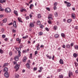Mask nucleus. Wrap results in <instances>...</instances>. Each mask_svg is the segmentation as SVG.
Returning a JSON list of instances; mask_svg holds the SVG:
<instances>
[{"label":"nucleus","mask_w":78,"mask_h":78,"mask_svg":"<svg viewBox=\"0 0 78 78\" xmlns=\"http://www.w3.org/2000/svg\"><path fill=\"white\" fill-rule=\"evenodd\" d=\"M26 66L27 67L28 69H30V64L27 63L26 64Z\"/></svg>","instance_id":"f3484780"},{"label":"nucleus","mask_w":78,"mask_h":78,"mask_svg":"<svg viewBox=\"0 0 78 78\" xmlns=\"http://www.w3.org/2000/svg\"><path fill=\"white\" fill-rule=\"evenodd\" d=\"M73 45H74V44L73 43H72L71 44V46L72 47H73Z\"/></svg>","instance_id":"052dcab7"},{"label":"nucleus","mask_w":78,"mask_h":78,"mask_svg":"<svg viewBox=\"0 0 78 78\" xmlns=\"http://www.w3.org/2000/svg\"><path fill=\"white\" fill-rule=\"evenodd\" d=\"M74 48L76 49V50H78V46L76 45L74 47Z\"/></svg>","instance_id":"7c9ffc66"},{"label":"nucleus","mask_w":78,"mask_h":78,"mask_svg":"<svg viewBox=\"0 0 78 78\" xmlns=\"http://www.w3.org/2000/svg\"><path fill=\"white\" fill-rule=\"evenodd\" d=\"M52 15L51 14H50L48 16V18L49 20H52Z\"/></svg>","instance_id":"0eeeda50"},{"label":"nucleus","mask_w":78,"mask_h":78,"mask_svg":"<svg viewBox=\"0 0 78 78\" xmlns=\"http://www.w3.org/2000/svg\"><path fill=\"white\" fill-rule=\"evenodd\" d=\"M67 6H69V7H70V6H71V4L69 2H68L67 4Z\"/></svg>","instance_id":"a878e982"},{"label":"nucleus","mask_w":78,"mask_h":78,"mask_svg":"<svg viewBox=\"0 0 78 78\" xmlns=\"http://www.w3.org/2000/svg\"><path fill=\"white\" fill-rule=\"evenodd\" d=\"M9 65V64L8 63H5L4 65V66H3V67H5V66H8Z\"/></svg>","instance_id":"393cba45"},{"label":"nucleus","mask_w":78,"mask_h":78,"mask_svg":"<svg viewBox=\"0 0 78 78\" xmlns=\"http://www.w3.org/2000/svg\"><path fill=\"white\" fill-rule=\"evenodd\" d=\"M29 16H30V18H31L32 17V15H31V14H30V15H29Z\"/></svg>","instance_id":"69168bd1"},{"label":"nucleus","mask_w":78,"mask_h":78,"mask_svg":"<svg viewBox=\"0 0 78 78\" xmlns=\"http://www.w3.org/2000/svg\"><path fill=\"white\" fill-rule=\"evenodd\" d=\"M4 76L6 78H8L9 77V74L8 72H6L4 73Z\"/></svg>","instance_id":"39448f33"},{"label":"nucleus","mask_w":78,"mask_h":78,"mask_svg":"<svg viewBox=\"0 0 78 78\" xmlns=\"http://www.w3.org/2000/svg\"><path fill=\"white\" fill-rule=\"evenodd\" d=\"M45 30L47 31H49V29L47 27H46L45 28Z\"/></svg>","instance_id":"de8ad7c7"},{"label":"nucleus","mask_w":78,"mask_h":78,"mask_svg":"<svg viewBox=\"0 0 78 78\" xmlns=\"http://www.w3.org/2000/svg\"><path fill=\"white\" fill-rule=\"evenodd\" d=\"M53 29L54 30L56 31V30H58V27H57L56 26H55L53 27Z\"/></svg>","instance_id":"f8f14e48"},{"label":"nucleus","mask_w":78,"mask_h":78,"mask_svg":"<svg viewBox=\"0 0 78 78\" xmlns=\"http://www.w3.org/2000/svg\"><path fill=\"white\" fill-rule=\"evenodd\" d=\"M20 67V66H19V65L18 64H17L16 65L15 67V69H19V67Z\"/></svg>","instance_id":"9d476101"},{"label":"nucleus","mask_w":78,"mask_h":78,"mask_svg":"<svg viewBox=\"0 0 78 78\" xmlns=\"http://www.w3.org/2000/svg\"><path fill=\"white\" fill-rule=\"evenodd\" d=\"M13 64H14V65H15V64H17V62L15 61H14L13 62Z\"/></svg>","instance_id":"3c124183"},{"label":"nucleus","mask_w":78,"mask_h":78,"mask_svg":"<svg viewBox=\"0 0 78 78\" xmlns=\"http://www.w3.org/2000/svg\"><path fill=\"white\" fill-rule=\"evenodd\" d=\"M61 36L62 37H63V38H65L66 37V35L64 33H62L61 34Z\"/></svg>","instance_id":"2eb2a0df"},{"label":"nucleus","mask_w":78,"mask_h":78,"mask_svg":"<svg viewBox=\"0 0 78 78\" xmlns=\"http://www.w3.org/2000/svg\"><path fill=\"white\" fill-rule=\"evenodd\" d=\"M39 69L40 70H42V69H43V67H40L39 68Z\"/></svg>","instance_id":"6e6d98bb"},{"label":"nucleus","mask_w":78,"mask_h":78,"mask_svg":"<svg viewBox=\"0 0 78 78\" xmlns=\"http://www.w3.org/2000/svg\"><path fill=\"white\" fill-rule=\"evenodd\" d=\"M19 57H20V56H19V55H18V56H15L14 57V59L15 60V61H18L19 60Z\"/></svg>","instance_id":"423d86ee"},{"label":"nucleus","mask_w":78,"mask_h":78,"mask_svg":"<svg viewBox=\"0 0 78 78\" xmlns=\"http://www.w3.org/2000/svg\"><path fill=\"white\" fill-rule=\"evenodd\" d=\"M12 52H10L9 53V55H10V56H11V55H12Z\"/></svg>","instance_id":"0e129e2a"},{"label":"nucleus","mask_w":78,"mask_h":78,"mask_svg":"<svg viewBox=\"0 0 78 78\" xmlns=\"http://www.w3.org/2000/svg\"><path fill=\"white\" fill-rule=\"evenodd\" d=\"M34 6V5L33 4H30V9H32V7H33Z\"/></svg>","instance_id":"c85d7f7f"},{"label":"nucleus","mask_w":78,"mask_h":78,"mask_svg":"<svg viewBox=\"0 0 78 78\" xmlns=\"http://www.w3.org/2000/svg\"><path fill=\"white\" fill-rule=\"evenodd\" d=\"M46 56L48 58H49V59H51V56H49L48 55H46Z\"/></svg>","instance_id":"473e14b6"},{"label":"nucleus","mask_w":78,"mask_h":78,"mask_svg":"<svg viewBox=\"0 0 78 78\" xmlns=\"http://www.w3.org/2000/svg\"><path fill=\"white\" fill-rule=\"evenodd\" d=\"M42 34H43V33L42 32H40L39 33V34L40 35V36H41V35H42Z\"/></svg>","instance_id":"58836bf2"},{"label":"nucleus","mask_w":78,"mask_h":78,"mask_svg":"<svg viewBox=\"0 0 78 78\" xmlns=\"http://www.w3.org/2000/svg\"><path fill=\"white\" fill-rule=\"evenodd\" d=\"M3 51L2 49H0V53L1 54H3Z\"/></svg>","instance_id":"c9c22d12"},{"label":"nucleus","mask_w":78,"mask_h":78,"mask_svg":"<svg viewBox=\"0 0 78 78\" xmlns=\"http://www.w3.org/2000/svg\"><path fill=\"white\" fill-rule=\"evenodd\" d=\"M23 46L21 45L20 47V48H18L17 49V51H18V56H20V54H21V52H20L21 48H23Z\"/></svg>","instance_id":"f257e3e1"},{"label":"nucleus","mask_w":78,"mask_h":78,"mask_svg":"<svg viewBox=\"0 0 78 78\" xmlns=\"http://www.w3.org/2000/svg\"><path fill=\"white\" fill-rule=\"evenodd\" d=\"M5 41H8V38H5Z\"/></svg>","instance_id":"864d4df0"},{"label":"nucleus","mask_w":78,"mask_h":78,"mask_svg":"<svg viewBox=\"0 0 78 78\" xmlns=\"http://www.w3.org/2000/svg\"><path fill=\"white\" fill-rule=\"evenodd\" d=\"M54 10H55V9H56V6H55L54 7Z\"/></svg>","instance_id":"680f3d73"},{"label":"nucleus","mask_w":78,"mask_h":78,"mask_svg":"<svg viewBox=\"0 0 78 78\" xmlns=\"http://www.w3.org/2000/svg\"><path fill=\"white\" fill-rule=\"evenodd\" d=\"M62 47L63 48H66V45H64V44H63L62 46Z\"/></svg>","instance_id":"13d9d810"},{"label":"nucleus","mask_w":78,"mask_h":78,"mask_svg":"<svg viewBox=\"0 0 78 78\" xmlns=\"http://www.w3.org/2000/svg\"><path fill=\"white\" fill-rule=\"evenodd\" d=\"M23 11H25V12H27V10H26V9H21L20 10L21 12H23Z\"/></svg>","instance_id":"412c9836"},{"label":"nucleus","mask_w":78,"mask_h":78,"mask_svg":"<svg viewBox=\"0 0 78 78\" xmlns=\"http://www.w3.org/2000/svg\"><path fill=\"white\" fill-rule=\"evenodd\" d=\"M46 9H47V10H48V11H50V8H47Z\"/></svg>","instance_id":"4d7b16f0"},{"label":"nucleus","mask_w":78,"mask_h":78,"mask_svg":"<svg viewBox=\"0 0 78 78\" xmlns=\"http://www.w3.org/2000/svg\"><path fill=\"white\" fill-rule=\"evenodd\" d=\"M57 5H58V3L56 2H55L54 4V6H57Z\"/></svg>","instance_id":"79ce46f5"},{"label":"nucleus","mask_w":78,"mask_h":78,"mask_svg":"<svg viewBox=\"0 0 78 78\" xmlns=\"http://www.w3.org/2000/svg\"><path fill=\"white\" fill-rule=\"evenodd\" d=\"M13 26L16 28V21H14L13 23Z\"/></svg>","instance_id":"dca6fc26"},{"label":"nucleus","mask_w":78,"mask_h":78,"mask_svg":"<svg viewBox=\"0 0 78 78\" xmlns=\"http://www.w3.org/2000/svg\"><path fill=\"white\" fill-rule=\"evenodd\" d=\"M23 59L27 60V56H25L24 57Z\"/></svg>","instance_id":"e2e57ef3"},{"label":"nucleus","mask_w":78,"mask_h":78,"mask_svg":"<svg viewBox=\"0 0 78 78\" xmlns=\"http://www.w3.org/2000/svg\"><path fill=\"white\" fill-rule=\"evenodd\" d=\"M72 75V76H73V73L72 72L69 71L68 74V76L69 78H70L71 76Z\"/></svg>","instance_id":"20e7f679"},{"label":"nucleus","mask_w":78,"mask_h":78,"mask_svg":"<svg viewBox=\"0 0 78 78\" xmlns=\"http://www.w3.org/2000/svg\"><path fill=\"white\" fill-rule=\"evenodd\" d=\"M41 23V21L39 20H38L37 22V24L38 25H40Z\"/></svg>","instance_id":"2f4dec72"},{"label":"nucleus","mask_w":78,"mask_h":78,"mask_svg":"<svg viewBox=\"0 0 78 78\" xmlns=\"http://www.w3.org/2000/svg\"><path fill=\"white\" fill-rule=\"evenodd\" d=\"M38 18H41V14H38L37 16Z\"/></svg>","instance_id":"e433bc0d"},{"label":"nucleus","mask_w":78,"mask_h":78,"mask_svg":"<svg viewBox=\"0 0 78 78\" xmlns=\"http://www.w3.org/2000/svg\"><path fill=\"white\" fill-rule=\"evenodd\" d=\"M76 73H78V70H77L75 71Z\"/></svg>","instance_id":"338daca9"},{"label":"nucleus","mask_w":78,"mask_h":78,"mask_svg":"<svg viewBox=\"0 0 78 78\" xmlns=\"http://www.w3.org/2000/svg\"><path fill=\"white\" fill-rule=\"evenodd\" d=\"M12 32H13V33H16V30H14V29H13Z\"/></svg>","instance_id":"5fc2aeb1"},{"label":"nucleus","mask_w":78,"mask_h":78,"mask_svg":"<svg viewBox=\"0 0 78 78\" xmlns=\"http://www.w3.org/2000/svg\"><path fill=\"white\" fill-rule=\"evenodd\" d=\"M20 76L19 74L16 73L15 75V78H19V77Z\"/></svg>","instance_id":"9b49d317"},{"label":"nucleus","mask_w":78,"mask_h":78,"mask_svg":"<svg viewBox=\"0 0 78 78\" xmlns=\"http://www.w3.org/2000/svg\"><path fill=\"white\" fill-rule=\"evenodd\" d=\"M71 17L72 19H75V15L74 13H73L71 15Z\"/></svg>","instance_id":"6e6552de"},{"label":"nucleus","mask_w":78,"mask_h":78,"mask_svg":"<svg viewBox=\"0 0 78 78\" xmlns=\"http://www.w3.org/2000/svg\"><path fill=\"white\" fill-rule=\"evenodd\" d=\"M54 58H55V55H53V57L52 58V60H54Z\"/></svg>","instance_id":"774afa93"},{"label":"nucleus","mask_w":78,"mask_h":78,"mask_svg":"<svg viewBox=\"0 0 78 78\" xmlns=\"http://www.w3.org/2000/svg\"><path fill=\"white\" fill-rule=\"evenodd\" d=\"M8 71V68L5 67L4 68V72H7Z\"/></svg>","instance_id":"1a4fd4ad"},{"label":"nucleus","mask_w":78,"mask_h":78,"mask_svg":"<svg viewBox=\"0 0 78 78\" xmlns=\"http://www.w3.org/2000/svg\"><path fill=\"white\" fill-rule=\"evenodd\" d=\"M59 62L61 64H63L64 62H63V60L62 59H60L59 61Z\"/></svg>","instance_id":"ddd939ff"},{"label":"nucleus","mask_w":78,"mask_h":78,"mask_svg":"<svg viewBox=\"0 0 78 78\" xmlns=\"http://www.w3.org/2000/svg\"><path fill=\"white\" fill-rule=\"evenodd\" d=\"M59 78H64V75L62 74L60 75L59 76Z\"/></svg>","instance_id":"6ab92c4d"},{"label":"nucleus","mask_w":78,"mask_h":78,"mask_svg":"<svg viewBox=\"0 0 78 78\" xmlns=\"http://www.w3.org/2000/svg\"><path fill=\"white\" fill-rule=\"evenodd\" d=\"M40 27L42 29L43 28H44V26H43L42 25H40Z\"/></svg>","instance_id":"4c0bfd02"},{"label":"nucleus","mask_w":78,"mask_h":78,"mask_svg":"<svg viewBox=\"0 0 78 78\" xmlns=\"http://www.w3.org/2000/svg\"><path fill=\"white\" fill-rule=\"evenodd\" d=\"M40 47V48H44V45H43L42 44L41 45Z\"/></svg>","instance_id":"09e8293b"},{"label":"nucleus","mask_w":78,"mask_h":78,"mask_svg":"<svg viewBox=\"0 0 78 78\" xmlns=\"http://www.w3.org/2000/svg\"><path fill=\"white\" fill-rule=\"evenodd\" d=\"M25 19L26 20H28V19H30V17H29V16L26 17Z\"/></svg>","instance_id":"ea45409f"},{"label":"nucleus","mask_w":78,"mask_h":78,"mask_svg":"<svg viewBox=\"0 0 78 78\" xmlns=\"http://www.w3.org/2000/svg\"><path fill=\"white\" fill-rule=\"evenodd\" d=\"M72 20V19H69L67 20V22H68V23H70Z\"/></svg>","instance_id":"cd10ccee"},{"label":"nucleus","mask_w":78,"mask_h":78,"mask_svg":"<svg viewBox=\"0 0 78 78\" xmlns=\"http://www.w3.org/2000/svg\"><path fill=\"white\" fill-rule=\"evenodd\" d=\"M55 17H57L58 16V12H55Z\"/></svg>","instance_id":"72a5a7b5"},{"label":"nucleus","mask_w":78,"mask_h":78,"mask_svg":"<svg viewBox=\"0 0 78 78\" xmlns=\"http://www.w3.org/2000/svg\"><path fill=\"white\" fill-rule=\"evenodd\" d=\"M37 54V51H35V55H36Z\"/></svg>","instance_id":"8fccbe9b"},{"label":"nucleus","mask_w":78,"mask_h":78,"mask_svg":"<svg viewBox=\"0 0 78 78\" xmlns=\"http://www.w3.org/2000/svg\"><path fill=\"white\" fill-rule=\"evenodd\" d=\"M4 11V9H2V7L0 6V11Z\"/></svg>","instance_id":"c756f323"},{"label":"nucleus","mask_w":78,"mask_h":78,"mask_svg":"<svg viewBox=\"0 0 78 78\" xmlns=\"http://www.w3.org/2000/svg\"><path fill=\"white\" fill-rule=\"evenodd\" d=\"M7 21V19H6V18L2 20V22H3V23H6Z\"/></svg>","instance_id":"a211bd4d"},{"label":"nucleus","mask_w":78,"mask_h":78,"mask_svg":"<svg viewBox=\"0 0 78 78\" xmlns=\"http://www.w3.org/2000/svg\"><path fill=\"white\" fill-rule=\"evenodd\" d=\"M75 29H76V30H78V26H76L75 27Z\"/></svg>","instance_id":"bf43d9fd"},{"label":"nucleus","mask_w":78,"mask_h":78,"mask_svg":"<svg viewBox=\"0 0 78 78\" xmlns=\"http://www.w3.org/2000/svg\"><path fill=\"white\" fill-rule=\"evenodd\" d=\"M73 56L74 58H76L78 56V54L76 53H74L73 54Z\"/></svg>","instance_id":"4468645a"},{"label":"nucleus","mask_w":78,"mask_h":78,"mask_svg":"<svg viewBox=\"0 0 78 78\" xmlns=\"http://www.w3.org/2000/svg\"><path fill=\"white\" fill-rule=\"evenodd\" d=\"M37 69L36 67L34 68L33 69V70L34 71H36V70H37Z\"/></svg>","instance_id":"c03bdc74"},{"label":"nucleus","mask_w":78,"mask_h":78,"mask_svg":"<svg viewBox=\"0 0 78 78\" xmlns=\"http://www.w3.org/2000/svg\"><path fill=\"white\" fill-rule=\"evenodd\" d=\"M2 38H5V37H6V36L5 35H2Z\"/></svg>","instance_id":"49530a36"},{"label":"nucleus","mask_w":78,"mask_h":78,"mask_svg":"<svg viewBox=\"0 0 78 78\" xmlns=\"http://www.w3.org/2000/svg\"><path fill=\"white\" fill-rule=\"evenodd\" d=\"M74 64H75V67H77V66H78V63L76 62H74Z\"/></svg>","instance_id":"4be33fe9"},{"label":"nucleus","mask_w":78,"mask_h":78,"mask_svg":"<svg viewBox=\"0 0 78 78\" xmlns=\"http://www.w3.org/2000/svg\"><path fill=\"white\" fill-rule=\"evenodd\" d=\"M1 31H2V33H3V32H4V29H3V28L2 29Z\"/></svg>","instance_id":"603ef678"},{"label":"nucleus","mask_w":78,"mask_h":78,"mask_svg":"<svg viewBox=\"0 0 78 78\" xmlns=\"http://www.w3.org/2000/svg\"><path fill=\"white\" fill-rule=\"evenodd\" d=\"M49 20L48 21V23L49 24H51V21L50 20Z\"/></svg>","instance_id":"a19ab883"},{"label":"nucleus","mask_w":78,"mask_h":78,"mask_svg":"<svg viewBox=\"0 0 78 78\" xmlns=\"http://www.w3.org/2000/svg\"><path fill=\"white\" fill-rule=\"evenodd\" d=\"M14 13L15 14L16 16H18V13H17V12L16 10L14 11Z\"/></svg>","instance_id":"aec40b11"},{"label":"nucleus","mask_w":78,"mask_h":78,"mask_svg":"<svg viewBox=\"0 0 78 78\" xmlns=\"http://www.w3.org/2000/svg\"><path fill=\"white\" fill-rule=\"evenodd\" d=\"M5 11L6 12H11V10L9 8H7L5 9Z\"/></svg>","instance_id":"f03ea898"},{"label":"nucleus","mask_w":78,"mask_h":78,"mask_svg":"<svg viewBox=\"0 0 78 78\" xmlns=\"http://www.w3.org/2000/svg\"><path fill=\"white\" fill-rule=\"evenodd\" d=\"M18 19L19 21L20 22H22V21L20 17H18Z\"/></svg>","instance_id":"5701e85b"},{"label":"nucleus","mask_w":78,"mask_h":78,"mask_svg":"<svg viewBox=\"0 0 78 78\" xmlns=\"http://www.w3.org/2000/svg\"><path fill=\"white\" fill-rule=\"evenodd\" d=\"M62 69H58V72H60V71H62Z\"/></svg>","instance_id":"a18cd8bd"},{"label":"nucleus","mask_w":78,"mask_h":78,"mask_svg":"<svg viewBox=\"0 0 78 78\" xmlns=\"http://www.w3.org/2000/svg\"><path fill=\"white\" fill-rule=\"evenodd\" d=\"M35 23V22L34 21L33 23H30V25L29 27L32 28L34 27V24Z\"/></svg>","instance_id":"7ed1b4c3"},{"label":"nucleus","mask_w":78,"mask_h":78,"mask_svg":"<svg viewBox=\"0 0 78 78\" xmlns=\"http://www.w3.org/2000/svg\"><path fill=\"white\" fill-rule=\"evenodd\" d=\"M66 47L69 48L70 47V45L69 44H67L66 45Z\"/></svg>","instance_id":"bb28decb"},{"label":"nucleus","mask_w":78,"mask_h":78,"mask_svg":"<svg viewBox=\"0 0 78 78\" xmlns=\"http://www.w3.org/2000/svg\"><path fill=\"white\" fill-rule=\"evenodd\" d=\"M55 38H58V37H59V34H56L55 35Z\"/></svg>","instance_id":"b1692460"},{"label":"nucleus","mask_w":78,"mask_h":78,"mask_svg":"<svg viewBox=\"0 0 78 78\" xmlns=\"http://www.w3.org/2000/svg\"><path fill=\"white\" fill-rule=\"evenodd\" d=\"M28 35H26L25 37H23V39H27V38H28Z\"/></svg>","instance_id":"f704fd0d"},{"label":"nucleus","mask_w":78,"mask_h":78,"mask_svg":"<svg viewBox=\"0 0 78 78\" xmlns=\"http://www.w3.org/2000/svg\"><path fill=\"white\" fill-rule=\"evenodd\" d=\"M29 58L30 59H31L32 58V53H31L30 54Z\"/></svg>","instance_id":"37998d69"}]
</instances>
